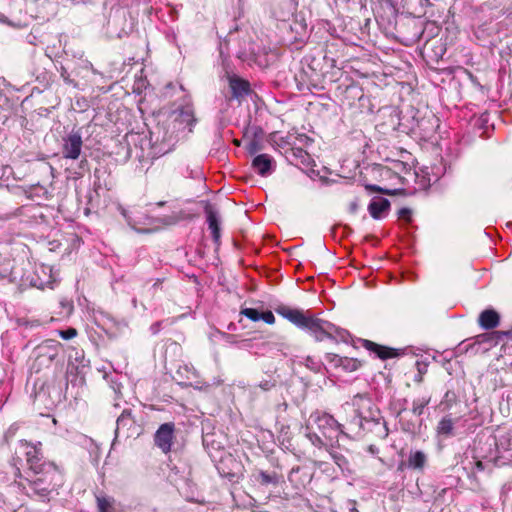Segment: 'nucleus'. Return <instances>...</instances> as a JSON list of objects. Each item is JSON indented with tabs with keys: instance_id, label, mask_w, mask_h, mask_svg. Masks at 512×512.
Masks as SVG:
<instances>
[{
	"instance_id": "1",
	"label": "nucleus",
	"mask_w": 512,
	"mask_h": 512,
	"mask_svg": "<svg viewBox=\"0 0 512 512\" xmlns=\"http://www.w3.org/2000/svg\"><path fill=\"white\" fill-rule=\"evenodd\" d=\"M20 444L26 449V460L31 470L36 474L48 470L51 471L53 475L59 476V473L53 464L41 463L40 449L37 445L31 444L26 440H21Z\"/></svg>"
},
{
	"instance_id": "2",
	"label": "nucleus",
	"mask_w": 512,
	"mask_h": 512,
	"mask_svg": "<svg viewBox=\"0 0 512 512\" xmlns=\"http://www.w3.org/2000/svg\"><path fill=\"white\" fill-rule=\"evenodd\" d=\"M154 442L163 453H169L174 442V424H162L154 435Z\"/></svg>"
},
{
	"instance_id": "3",
	"label": "nucleus",
	"mask_w": 512,
	"mask_h": 512,
	"mask_svg": "<svg viewBox=\"0 0 512 512\" xmlns=\"http://www.w3.org/2000/svg\"><path fill=\"white\" fill-rule=\"evenodd\" d=\"M81 148V136L78 133H72L65 139L63 155L65 158L77 159L80 156Z\"/></svg>"
},
{
	"instance_id": "4",
	"label": "nucleus",
	"mask_w": 512,
	"mask_h": 512,
	"mask_svg": "<svg viewBox=\"0 0 512 512\" xmlns=\"http://www.w3.org/2000/svg\"><path fill=\"white\" fill-rule=\"evenodd\" d=\"M324 324L323 321L317 318L305 315L304 321L301 323L300 327L308 329L318 340H321L326 334Z\"/></svg>"
},
{
	"instance_id": "5",
	"label": "nucleus",
	"mask_w": 512,
	"mask_h": 512,
	"mask_svg": "<svg viewBox=\"0 0 512 512\" xmlns=\"http://www.w3.org/2000/svg\"><path fill=\"white\" fill-rule=\"evenodd\" d=\"M500 316L493 309H486L480 315L478 319L479 325L484 329H493L499 325Z\"/></svg>"
},
{
	"instance_id": "6",
	"label": "nucleus",
	"mask_w": 512,
	"mask_h": 512,
	"mask_svg": "<svg viewBox=\"0 0 512 512\" xmlns=\"http://www.w3.org/2000/svg\"><path fill=\"white\" fill-rule=\"evenodd\" d=\"M390 207V203L387 199L384 198H374L369 206L368 210L371 216L375 219H380L384 217Z\"/></svg>"
},
{
	"instance_id": "7",
	"label": "nucleus",
	"mask_w": 512,
	"mask_h": 512,
	"mask_svg": "<svg viewBox=\"0 0 512 512\" xmlns=\"http://www.w3.org/2000/svg\"><path fill=\"white\" fill-rule=\"evenodd\" d=\"M276 312L299 327L304 321L305 317V314H303L300 310L293 309L285 305L277 307Z\"/></svg>"
},
{
	"instance_id": "8",
	"label": "nucleus",
	"mask_w": 512,
	"mask_h": 512,
	"mask_svg": "<svg viewBox=\"0 0 512 512\" xmlns=\"http://www.w3.org/2000/svg\"><path fill=\"white\" fill-rule=\"evenodd\" d=\"M253 168L261 176L269 174L272 170V158L267 154H261L254 158Z\"/></svg>"
},
{
	"instance_id": "9",
	"label": "nucleus",
	"mask_w": 512,
	"mask_h": 512,
	"mask_svg": "<svg viewBox=\"0 0 512 512\" xmlns=\"http://www.w3.org/2000/svg\"><path fill=\"white\" fill-rule=\"evenodd\" d=\"M363 346L375 353L379 358L381 359H388V358H392L396 355L395 351L391 348H388V347H385V346H381V345H378L372 341H369V340H365L363 342Z\"/></svg>"
},
{
	"instance_id": "10",
	"label": "nucleus",
	"mask_w": 512,
	"mask_h": 512,
	"mask_svg": "<svg viewBox=\"0 0 512 512\" xmlns=\"http://www.w3.org/2000/svg\"><path fill=\"white\" fill-rule=\"evenodd\" d=\"M318 427L321 429L330 428L339 433H343V427L333 416L329 414H322L317 418Z\"/></svg>"
},
{
	"instance_id": "11",
	"label": "nucleus",
	"mask_w": 512,
	"mask_h": 512,
	"mask_svg": "<svg viewBox=\"0 0 512 512\" xmlns=\"http://www.w3.org/2000/svg\"><path fill=\"white\" fill-rule=\"evenodd\" d=\"M207 222L209 229L212 231V235L215 239L219 238V223L216 212L210 207H206Z\"/></svg>"
},
{
	"instance_id": "12",
	"label": "nucleus",
	"mask_w": 512,
	"mask_h": 512,
	"mask_svg": "<svg viewBox=\"0 0 512 512\" xmlns=\"http://www.w3.org/2000/svg\"><path fill=\"white\" fill-rule=\"evenodd\" d=\"M230 87L236 96H241L249 91V83L240 78H231Z\"/></svg>"
},
{
	"instance_id": "13",
	"label": "nucleus",
	"mask_w": 512,
	"mask_h": 512,
	"mask_svg": "<svg viewBox=\"0 0 512 512\" xmlns=\"http://www.w3.org/2000/svg\"><path fill=\"white\" fill-rule=\"evenodd\" d=\"M425 462H426V456L423 452L415 451V452L410 453L409 459H408V464L410 467H412L414 469H421L424 467Z\"/></svg>"
},
{
	"instance_id": "14",
	"label": "nucleus",
	"mask_w": 512,
	"mask_h": 512,
	"mask_svg": "<svg viewBox=\"0 0 512 512\" xmlns=\"http://www.w3.org/2000/svg\"><path fill=\"white\" fill-rule=\"evenodd\" d=\"M452 429L453 422L451 421V419L444 418L439 422L437 431L439 434L449 435Z\"/></svg>"
},
{
	"instance_id": "15",
	"label": "nucleus",
	"mask_w": 512,
	"mask_h": 512,
	"mask_svg": "<svg viewBox=\"0 0 512 512\" xmlns=\"http://www.w3.org/2000/svg\"><path fill=\"white\" fill-rule=\"evenodd\" d=\"M340 365L348 371H355L360 367V362L353 358L340 359Z\"/></svg>"
},
{
	"instance_id": "16",
	"label": "nucleus",
	"mask_w": 512,
	"mask_h": 512,
	"mask_svg": "<svg viewBox=\"0 0 512 512\" xmlns=\"http://www.w3.org/2000/svg\"><path fill=\"white\" fill-rule=\"evenodd\" d=\"M97 505L100 512H110L112 501L106 497H97Z\"/></svg>"
},
{
	"instance_id": "17",
	"label": "nucleus",
	"mask_w": 512,
	"mask_h": 512,
	"mask_svg": "<svg viewBox=\"0 0 512 512\" xmlns=\"http://www.w3.org/2000/svg\"><path fill=\"white\" fill-rule=\"evenodd\" d=\"M241 314L252 321H259L261 319V312L254 308H245L241 311Z\"/></svg>"
},
{
	"instance_id": "18",
	"label": "nucleus",
	"mask_w": 512,
	"mask_h": 512,
	"mask_svg": "<svg viewBox=\"0 0 512 512\" xmlns=\"http://www.w3.org/2000/svg\"><path fill=\"white\" fill-rule=\"evenodd\" d=\"M429 399H420L413 403L412 411L416 415H421L424 408L428 405Z\"/></svg>"
},
{
	"instance_id": "19",
	"label": "nucleus",
	"mask_w": 512,
	"mask_h": 512,
	"mask_svg": "<svg viewBox=\"0 0 512 512\" xmlns=\"http://www.w3.org/2000/svg\"><path fill=\"white\" fill-rule=\"evenodd\" d=\"M260 320H262L265 323L270 324V325L275 323V317H274V314L271 311L261 312V319Z\"/></svg>"
},
{
	"instance_id": "20",
	"label": "nucleus",
	"mask_w": 512,
	"mask_h": 512,
	"mask_svg": "<svg viewBox=\"0 0 512 512\" xmlns=\"http://www.w3.org/2000/svg\"><path fill=\"white\" fill-rule=\"evenodd\" d=\"M366 189L371 191V192H376V193H384V194H388V195H393L394 193L388 189H384L380 186H377V185H367L366 186Z\"/></svg>"
},
{
	"instance_id": "21",
	"label": "nucleus",
	"mask_w": 512,
	"mask_h": 512,
	"mask_svg": "<svg viewBox=\"0 0 512 512\" xmlns=\"http://www.w3.org/2000/svg\"><path fill=\"white\" fill-rule=\"evenodd\" d=\"M59 335L63 338V339H72L74 338L76 335H77V331L76 329L74 328H69L67 330H63V331H59Z\"/></svg>"
},
{
	"instance_id": "22",
	"label": "nucleus",
	"mask_w": 512,
	"mask_h": 512,
	"mask_svg": "<svg viewBox=\"0 0 512 512\" xmlns=\"http://www.w3.org/2000/svg\"><path fill=\"white\" fill-rule=\"evenodd\" d=\"M399 218L404 220V221H406V222H410L411 218H412L411 210L408 209V208H402L399 211Z\"/></svg>"
},
{
	"instance_id": "23",
	"label": "nucleus",
	"mask_w": 512,
	"mask_h": 512,
	"mask_svg": "<svg viewBox=\"0 0 512 512\" xmlns=\"http://www.w3.org/2000/svg\"><path fill=\"white\" fill-rule=\"evenodd\" d=\"M179 117L181 118V123L186 121L188 124H190L193 121L192 116L189 113H181Z\"/></svg>"
},
{
	"instance_id": "24",
	"label": "nucleus",
	"mask_w": 512,
	"mask_h": 512,
	"mask_svg": "<svg viewBox=\"0 0 512 512\" xmlns=\"http://www.w3.org/2000/svg\"><path fill=\"white\" fill-rule=\"evenodd\" d=\"M380 173H381V175L388 174L389 173V169L386 168V167H381L380 168Z\"/></svg>"
}]
</instances>
